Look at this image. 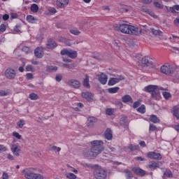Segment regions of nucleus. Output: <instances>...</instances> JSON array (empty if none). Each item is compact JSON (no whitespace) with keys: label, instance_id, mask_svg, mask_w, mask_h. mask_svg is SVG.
I'll use <instances>...</instances> for the list:
<instances>
[{"label":"nucleus","instance_id":"nucleus-13","mask_svg":"<svg viewBox=\"0 0 179 179\" xmlns=\"http://www.w3.org/2000/svg\"><path fill=\"white\" fill-rule=\"evenodd\" d=\"M67 84L69 85V86H71L74 89H79V87H80V82H79L78 80H69Z\"/></svg>","mask_w":179,"mask_h":179},{"label":"nucleus","instance_id":"nucleus-48","mask_svg":"<svg viewBox=\"0 0 179 179\" xmlns=\"http://www.w3.org/2000/svg\"><path fill=\"white\" fill-rule=\"evenodd\" d=\"M22 51L24 52H25V54H29V53L31 52L30 48H29L27 46H24V48H22Z\"/></svg>","mask_w":179,"mask_h":179},{"label":"nucleus","instance_id":"nucleus-50","mask_svg":"<svg viewBox=\"0 0 179 179\" xmlns=\"http://www.w3.org/2000/svg\"><path fill=\"white\" fill-rule=\"evenodd\" d=\"M62 67L67 68L68 69H73V66L69 64H63Z\"/></svg>","mask_w":179,"mask_h":179},{"label":"nucleus","instance_id":"nucleus-44","mask_svg":"<svg viewBox=\"0 0 179 179\" xmlns=\"http://www.w3.org/2000/svg\"><path fill=\"white\" fill-rule=\"evenodd\" d=\"M166 10H168V12H171V13H176V10L174 8V6L173 7H169L167 6H165Z\"/></svg>","mask_w":179,"mask_h":179},{"label":"nucleus","instance_id":"nucleus-30","mask_svg":"<svg viewBox=\"0 0 179 179\" xmlns=\"http://www.w3.org/2000/svg\"><path fill=\"white\" fill-rule=\"evenodd\" d=\"M46 69L48 72H57V71H58V67L54 66H48Z\"/></svg>","mask_w":179,"mask_h":179},{"label":"nucleus","instance_id":"nucleus-45","mask_svg":"<svg viewBox=\"0 0 179 179\" xmlns=\"http://www.w3.org/2000/svg\"><path fill=\"white\" fill-rule=\"evenodd\" d=\"M62 41H64V44H66L67 46H71V41L69 39L62 38Z\"/></svg>","mask_w":179,"mask_h":179},{"label":"nucleus","instance_id":"nucleus-40","mask_svg":"<svg viewBox=\"0 0 179 179\" xmlns=\"http://www.w3.org/2000/svg\"><path fill=\"white\" fill-rule=\"evenodd\" d=\"M25 122L24 120H20L17 122V125L18 127L20 128H23V127L24 126Z\"/></svg>","mask_w":179,"mask_h":179},{"label":"nucleus","instance_id":"nucleus-17","mask_svg":"<svg viewBox=\"0 0 179 179\" xmlns=\"http://www.w3.org/2000/svg\"><path fill=\"white\" fill-rule=\"evenodd\" d=\"M98 79L101 85H106L107 83L108 77L107 76V75L101 73V74L98 75Z\"/></svg>","mask_w":179,"mask_h":179},{"label":"nucleus","instance_id":"nucleus-43","mask_svg":"<svg viewBox=\"0 0 179 179\" xmlns=\"http://www.w3.org/2000/svg\"><path fill=\"white\" fill-rule=\"evenodd\" d=\"M124 173L126 174V177H127V179L131 178L132 173H131L129 171V170H128V169L124 170Z\"/></svg>","mask_w":179,"mask_h":179},{"label":"nucleus","instance_id":"nucleus-2","mask_svg":"<svg viewBox=\"0 0 179 179\" xmlns=\"http://www.w3.org/2000/svg\"><path fill=\"white\" fill-rule=\"evenodd\" d=\"M34 168L26 169L22 171V173L27 179H44V176L34 173Z\"/></svg>","mask_w":179,"mask_h":179},{"label":"nucleus","instance_id":"nucleus-35","mask_svg":"<svg viewBox=\"0 0 179 179\" xmlns=\"http://www.w3.org/2000/svg\"><path fill=\"white\" fill-rule=\"evenodd\" d=\"M64 176L66 178H69V179H76V175H75L74 173H65Z\"/></svg>","mask_w":179,"mask_h":179},{"label":"nucleus","instance_id":"nucleus-58","mask_svg":"<svg viewBox=\"0 0 179 179\" xmlns=\"http://www.w3.org/2000/svg\"><path fill=\"white\" fill-rule=\"evenodd\" d=\"M33 78V74L28 73H27V79H28V80H30Z\"/></svg>","mask_w":179,"mask_h":179},{"label":"nucleus","instance_id":"nucleus-6","mask_svg":"<svg viewBox=\"0 0 179 179\" xmlns=\"http://www.w3.org/2000/svg\"><path fill=\"white\" fill-rule=\"evenodd\" d=\"M61 55H67V57H69V58H76L78 57V53L76 51L71 50H67V49H64L61 50L60 52Z\"/></svg>","mask_w":179,"mask_h":179},{"label":"nucleus","instance_id":"nucleus-57","mask_svg":"<svg viewBox=\"0 0 179 179\" xmlns=\"http://www.w3.org/2000/svg\"><path fill=\"white\" fill-rule=\"evenodd\" d=\"M140 106H141V102H139V101H136L133 104L134 108H138V107Z\"/></svg>","mask_w":179,"mask_h":179},{"label":"nucleus","instance_id":"nucleus-60","mask_svg":"<svg viewBox=\"0 0 179 179\" xmlns=\"http://www.w3.org/2000/svg\"><path fill=\"white\" fill-rule=\"evenodd\" d=\"M0 152H6V147L4 145H0Z\"/></svg>","mask_w":179,"mask_h":179},{"label":"nucleus","instance_id":"nucleus-7","mask_svg":"<svg viewBox=\"0 0 179 179\" xmlns=\"http://www.w3.org/2000/svg\"><path fill=\"white\" fill-rule=\"evenodd\" d=\"M125 77L123 76H117L115 78H110L108 80V86H114V85H116V83H120L121 80H124Z\"/></svg>","mask_w":179,"mask_h":179},{"label":"nucleus","instance_id":"nucleus-36","mask_svg":"<svg viewBox=\"0 0 179 179\" xmlns=\"http://www.w3.org/2000/svg\"><path fill=\"white\" fill-rule=\"evenodd\" d=\"M137 111L141 113V114H145V113H146V108L145 107V105H141V107L137 109Z\"/></svg>","mask_w":179,"mask_h":179},{"label":"nucleus","instance_id":"nucleus-38","mask_svg":"<svg viewBox=\"0 0 179 179\" xmlns=\"http://www.w3.org/2000/svg\"><path fill=\"white\" fill-rule=\"evenodd\" d=\"M31 10L35 13L38 12V6H37V4H32L31 6Z\"/></svg>","mask_w":179,"mask_h":179},{"label":"nucleus","instance_id":"nucleus-22","mask_svg":"<svg viewBox=\"0 0 179 179\" xmlns=\"http://www.w3.org/2000/svg\"><path fill=\"white\" fill-rule=\"evenodd\" d=\"M97 122V119L94 117H88L87 127L88 128H93L94 127V123Z\"/></svg>","mask_w":179,"mask_h":179},{"label":"nucleus","instance_id":"nucleus-14","mask_svg":"<svg viewBox=\"0 0 179 179\" xmlns=\"http://www.w3.org/2000/svg\"><path fill=\"white\" fill-rule=\"evenodd\" d=\"M35 57L36 58H43L44 55V48L38 47L34 50Z\"/></svg>","mask_w":179,"mask_h":179},{"label":"nucleus","instance_id":"nucleus-59","mask_svg":"<svg viewBox=\"0 0 179 179\" xmlns=\"http://www.w3.org/2000/svg\"><path fill=\"white\" fill-rule=\"evenodd\" d=\"M14 31H15L17 33H20V26H15V27L14 28Z\"/></svg>","mask_w":179,"mask_h":179},{"label":"nucleus","instance_id":"nucleus-12","mask_svg":"<svg viewBox=\"0 0 179 179\" xmlns=\"http://www.w3.org/2000/svg\"><path fill=\"white\" fill-rule=\"evenodd\" d=\"M11 152L14 156H20V147L19 144H13L10 148Z\"/></svg>","mask_w":179,"mask_h":179},{"label":"nucleus","instance_id":"nucleus-9","mask_svg":"<svg viewBox=\"0 0 179 179\" xmlns=\"http://www.w3.org/2000/svg\"><path fill=\"white\" fill-rule=\"evenodd\" d=\"M162 73H164L165 75H171L173 73V67L170 66L169 64H165L161 67Z\"/></svg>","mask_w":179,"mask_h":179},{"label":"nucleus","instance_id":"nucleus-33","mask_svg":"<svg viewBox=\"0 0 179 179\" xmlns=\"http://www.w3.org/2000/svg\"><path fill=\"white\" fill-rule=\"evenodd\" d=\"M70 33L73 34V36H79V34H80V31L79 29H78V28H73L70 30Z\"/></svg>","mask_w":179,"mask_h":179},{"label":"nucleus","instance_id":"nucleus-4","mask_svg":"<svg viewBox=\"0 0 179 179\" xmlns=\"http://www.w3.org/2000/svg\"><path fill=\"white\" fill-rule=\"evenodd\" d=\"M94 177L96 179L107 178V171L102 168H98L94 171Z\"/></svg>","mask_w":179,"mask_h":179},{"label":"nucleus","instance_id":"nucleus-63","mask_svg":"<svg viewBox=\"0 0 179 179\" xmlns=\"http://www.w3.org/2000/svg\"><path fill=\"white\" fill-rule=\"evenodd\" d=\"M2 179H9V176H8V173H3Z\"/></svg>","mask_w":179,"mask_h":179},{"label":"nucleus","instance_id":"nucleus-28","mask_svg":"<svg viewBox=\"0 0 179 179\" xmlns=\"http://www.w3.org/2000/svg\"><path fill=\"white\" fill-rule=\"evenodd\" d=\"M150 121L151 122H153L154 124H157V123L160 122V120H159L158 117L156 116V115H152L150 117Z\"/></svg>","mask_w":179,"mask_h":179},{"label":"nucleus","instance_id":"nucleus-26","mask_svg":"<svg viewBox=\"0 0 179 179\" xmlns=\"http://www.w3.org/2000/svg\"><path fill=\"white\" fill-rule=\"evenodd\" d=\"M173 116L177 118V120H179V106H175L173 108Z\"/></svg>","mask_w":179,"mask_h":179},{"label":"nucleus","instance_id":"nucleus-64","mask_svg":"<svg viewBox=\"0 0 179 179\" xmlns=\"http://www.w3.org/2000/svg\"><path fill=\"white\" fill-rule=\"evenodd\" d=\"M174 24H176V26H179V18H176L174 20Z\"/></svg>","mask_w":179,"mask_h":179},{"label":"nucleus","instance_id":"nucleus-16","mask_svg":"<svg viewBox=\"0 0 179 179\" xmlns=\"http://www.w3.org/2000/svg\"><path fill=\"white\" fill-rule=\"evenodd\" d=\"M69 3V0H57L56 5L58 8H66Z\"/></svg>","mask_w":179,"mask_h":179},{"label":"nucleus","instance_id":"nucleus-56","mask_svg":"<svg viewBox=\"0 0 179 179\" xmlns=\"http://www.w3.org/2000/svg\"><path fill=\"white\" fill-rule=\"evenodd\" d=\"M106 113L107 115H113V109L107 108L106 110Z\"/></svg>","mask_w":179,"mask_h":179},{"label":"nucleus","instance_id":"nucleus-25","mask_svg":"<svg viewBox=\"0 0 179 179\" xmlns=\"http://www.w3.org/2000/svg\"><path fill=\"white\" fill-rule=\"evenodd\" d=\"M122 101L123 103H134V101L132 100V97L129 95H124L122 98Z\"/></svg>","mask_w":179,"mask_h":179},{"label":"nucleus","instance_id":"nucleus-32","mask_svg":"<svg viewBox=\"0 0 179 179\" xmlns=\"http://www.w3.org/2000/svg\"><path fill=\"white\" fill-rule=\"evenodd\" d=\"M118 90H120L119 87H110L108 90V92L111 94L114 93H118Z\"/></svg>","mask_w":179,"mask_h":179},{"label":"nucleus","instance_id":"nucleus-21","mask_svg":"<svg viewBox=\"0 0 179 179\" xmlns=\"http://www.w3.org/2000/svg\"><path fill=\"white\" fill-rule=\"evenodd\" d=\"M81 96L82 97H83V99H85V100H87V101H92V97H93V94H92V93L89 92H82Z\"/></svg>","mask_w":179,"mask_h":179},{"label":"nucleus","instance_id":"nucleus-46","mask_svg":"<svg viewBox=\"0 0 179 179\" xmlns=\"http://www.w3.org/2000/svg\"><path fill=\"white\" fill-rule=\"evenodd\" d=\"M13 136H14V138H16L17 139H22V135L16 131L13 132Z\"/></svg>","mask_w":179,"mask_h":179},{"label":"nucleus","instance_id":"nucleus-37","mask_svg":"<svg viewBox=\"0 0 179 179\" xmlns=\"http://www.w3.org/2000/svg\"><path fill=\"white\" fill-rule=\"evenodd\" d=\"M29 99L31 100H38L39 97L36 93H31L29 94Z\"/></svg>","mask_w":179,"mask_h":179},{"label":"nucleus","instance_id":"nucleus-3","mask_svg":"<svg viewBox=\"0 0 179 179\" xmlns=\"http://www.w3.org/2000/svg\"><path fill=\"white\" fill-rule=\"evenodd\" d=\"M92 150L100 155L101 152L104 150V143L102 141L95 140L91 142Z\"/></svg>","mask_w":179,"mask_h":179},{"label":"nucleus","instance_id":"nucleus-18","mask_svg":"<svg viewBox=\"0 0 179 179\" xmlns=\"http://www.w3.org/2000/svg\"><path fill=\"white\" fill-rule=\"evenodd\" d=\"M158 89L159 87L157 85H148L144 88V92H146L147 93H153Z\"/></svg>","mask_w":179,"mask_h":179},{"label":"nucleus","instance_id":"nucleus-54","mask_svg":"<svg viewBox=\"0 0 179 179\" xmlns=\"http://www.w3.org/2000/svg\"><path fill=\"white\" fill-rule=\"evenodd\" d=\"M171 51H172V52H174L175 54H179V48H178L173 47V48H171Z\"/></svg>","mask_w":179,"mask_h":179},{"label":"nucleus","instance_id":"nucleus-27","mask_svg":"<svg viewBox=\"0 0 179 179\" xmlns=\"http://www.w3.org/2000/svg\"><path fill=\"white\" fill-rule=\"evenodd\" d=\"M151 31L154 36H162V31L159 29V27H155V28H151Z\"/></svg>","mask_w":179,"mask_h":179},{"label":"nucleus","instance_id":"nucleus-41","mask_svg":"<svg viewBox=\"0 0 179 179\" xmlns=\"http://www.w3.org/2000/svg\"><path fill=\"white\" fill-rule=\"evenodd\" d=\"M162 95L164 97V99H166V100H169V99H170V97H171V94L167 92H164L162 93Z\"/></svg>","mask_w":179,"mask_h":179},{"label":"nucleus","instance_id":"nucleus-1","mask_svg":"<svg viewBox=\"0 0 179 179\" xmlns=\"http://www.w3.org/2000/svg\"><path fill=\"white\" fill-rule=\"evenodd\" d=\"M119 30L123 34H132L134 36H138V34H141L142 32L141 28L128 24H121L119 26Z\"/></svg>","mask_w":179,"mask_h":179},{"label":"nucleus","instance_id":"nucleus-29","mask_svg":"<svg viewBox=\"0 0 179 179\" xmlns=\"http://www.w3.org/2000/svg\"><path fill=\"white\" fill-rule=\"evenodd\" d=\"M27 20L29 22V23H36L37 19L33 15H27Z\"/></svg>","mask_w":179,"mask_h":179},{"label":"nucleus","instance_id":"nucleus-62","mask_svg":"<svg viewBox=\"0 0 179 179\" xmlns=\"http://www.w3.org/2000/svg\"><path fill=\"white\" fill-rule=\"evenodd\" d=\"M1 17H3V20H8L9 19V15L5 14Z\"/></svg>","mask_w":179,"mask_h":179},{"label":"nucleus","instance_id":"nucleus-51","mask_svg":"<svg viewBox=\"0 0 179 179\" xmlns=\"http://www.w3.org/2000/svg\"><path fill=\"white\" fill-rule=\"evenodd\" d=\"M9 92L5 90H0V97H3V96H8Z\"/></svg>","mask_w":179,"mask_h":179},{"label":"nucleus","instance_id":"nucleus-52","mask_svg":"<svg viewBox=\"0 0 179 179\" xmlns=\"http://www.w3.org/2000/svg\"><path fill=\"white\" fill-rule=\"evenodd\" d=\"M128 148H129L130 150L134 151V150H136V149H138V146L134 145L131 144V145H129L128 146Z\"/></svg>","mask_w":179,"mask_h":179},{"label":"nucleus","instance_id":"nucleus-20","mask_svg":"<svg viewBox=\"0 0 179 179\" xmlns=\"http://www.w3.org/2000/svg\"><path fill=\"white\" fill-rule=\"evenodd\" d=\"M162 162H150V164H148L149 169H152V170H156V169H159L160 166H162Z\"/></svg>","mask_w":179,"mask_h":179},{"label":"nucleus","instance_id":"nucleus-8","mask_svg":"<svg viewBox=\"0 0 179 179\" xmlns=\"http://www.w3.org/2000/svg\"><path fill=\"white\" fill-rule=\"evenodd\" d=\"M4 75L6 79H10V80H13V79H15V78H16V71L8 68L6 70Z\"/></svg>","mask_w":179,"mask_h":179},{"label":"nucleus","instance_id":"nucleus-10","mask_svg":"<svg viewBox=\"0 0 179 179\" xmlns=\"http://www.w3.org/2000/svg\"><path fill=\"white\" fill-rule=\"evenodd\" d=\"M147 156L149 157V159H152L153 160H162L163 158L162 154L155 152H148Z\"/></svg>","mask_w":179,"mask_h":179},{"label":"nucleus","instance_id":"nucleus-53","mask_svg":"<svg viewBox=\"0 0 179 179\" xmlns=\"http://www.w3.org/2000/svg\"><path fill=\"white\" fill-rule=\"evenodd\" d=\"M55 80L56 82H61L62 80V76L61 74L56 75Z\"/></svg>","mask_w":179,"mask_h":179},{"label":"nucleus","instance_id":"nucleus-11","mask_svg":"<svg viewBox=\"0 0 179 179\" xmlns=\"http://www.w3.org/2000/svg\"><path fill=\"white\" fill-rule=\"evenodd\" d=\"M160 90H164V88L159 87L154 91V92L151 93V96L152 99H154V100L159 101L160 99H162V96L160 95Z\"/></svg>","mask_w":179,"mask_h":179},{"label":"nucleus","instance_id":"nucleus-42","mask_svg":"<svg viewBox=\"0 0 179 179\" xmlns=\"http://www.w3.org/2000/svg\"><path fill=\"white\" fill-rule=\"evenodd\" d=\"M154 6L155 8H158L159 9H163L164 6L158 1H154Z\"/></svg>","mask_w":179,"mask_h":179},{"label":"nucleus","instance_id":"nucleus-15","mask_svg":"<svg viewBox=\"0 0 179 179\" xmlns=\"http://www.w3.org/2000/svg\"><path fill=\"white\" fill-rule=\"evenodd\" d=\"M141 64L143 66H152L153 62L149 57H145L141 59Z\"/></svg>","mask_w":179,"mask_h":179},{"label":"nucleus","instance_id":"nucleus-19","mask_svg":"<svg viewBox=\"0 0 179 179\" xmlns=\"http://www.w3.org/2000/svg\"><path fill=\"white\" fill-rule=\"evenodd\" d=\"M46 46L49 50H52L54 48H56L57 45V43H55V41H54V39L50 38L48 40Z\"/></svg>","mask_w":179,"mask_h":179},{"label":"nucleus","instance_id":"nucleus-23","mask_svg":"<svg viewBox=\"0 0 179 179\" xmlns=\"http://www.w3.org/2000/svg\"><path fill=\"white\" fill-rule=\"evenodd\" d=\"M132 170H133L134 173L135 174H136V176H145V174H146L145 171H143V169H141V168L134 167V168H133Z\"/></svg>","mask_w":179,"mask_h":179},{"label":"nucleus","instance_id":"nucleus-31","mask_svg":"<svg viewBox=\"0 0 179 179\" xmlns=\"http://www.w3.org/2000/svg\"><path fill=\"white\" fill-rule=\"evenodd\" d=\"M83 85L85 86V87H90V84H89V76L87 75L85 76Z\"/></svg>","mask_w":179,"mask_h":179},{"label":"nucleus","instance_id":"nucleus-34","mask_svg":"<svg viewBox=\"0 0 179 179\" xmlns=\"http://www.w3.org/2000/svg\"><path fill=\"white\" fill-rule=\"evenodd\" d=\"M120 125H122V127H124V128H127L128 127V121H127V119L122 118L120 120Z\"/></svg>","mask_w":179,"mask_h":179},{"label":"nucleus","instance_id":"nucleus-47","mask_svg":"<svg viewBox=\"0 0 179 179\" xmlns=\"http://www.w3.org/2000/svg\"><path fill=\"white\" fill-rule=\"evenodd\" d=\"M6 25H5L4 24H1L0 25V34L6 31Z\"/></svg>","mask_w":179,"mask_h":179},{"label":"nucleus","instance_id":"nucleus-5","mask_svg":"<svg viewBox=\"0 0 179 179\" xmlns=\"http://www.w3.org/2000/svg\"><path fill=\"white\" fill-rule=\"evenodd\" d=\"M99 154L93 150V148H87L84 150V156L87 159H94V157H97Z\"/></svg>","mask_w":179,"mask_h":179},{"label":"nucleus","instance_id":"nucleus-24","mask_svg":"<svg viewBox=\"0 0 179 179\" xmlns=\"http://www.w3.org/2000/svg\"><path fill=\"white\" fill-rule=\"evenodd\" d=\"M105 138L106 139H108V141H111L113 139V131H111V129H106L105 131Z\"/></svg>","mask_w":179,"mask_h":179},{"label":"nucleus","instance_id":"nucleus-55","mask_svg":"<svg viewBox=\"0 0 179 179\" xmlns=\"http://www.w3.org/2000/svg\"><path fill=\"white\" fill-rule=\"evenodd\" d=\"M157 129V127H156V125L155 124H150V129L149 130L153 132V131H156Z\"/></svg>","mask_w":179,"mask_h":179},{"label":"nucleus","instance_id":"nucleus-61","mask_svg":"<svg viewBox=\"0 0 179 179\" xmlns=\"http://www.w3.org/2000/svg\"><path fill=\"white\" fill-rule=\"evenodd\" d=\"M7 159H8V160H15V157L10 154L7 155Z\"/></svg>","mask_w":179,"mask_h":179},{"label":"nucleus","instance_id":"nucleus-49","mask_svg":"<svg viewBox=\"0 0 179 179\" xmlns=\"http://www.w3.org/2000/svg\"><path fill=\"white\" fill-rule=\"evenodd\" d=\"M26 71L27 72H34V68H33V66L31 65H27L26 66Z\"/></svg>","mask_w":179,"mask_h":179},{"label":"nucleus","instance_id":"nucleus-39","mask_svg":"<svg viewBox=\"0 0 179 179\" xmlns=\"http://www.w3.org/2000/svg\"><path fill=\"white\" fill-rule=\"evenodd\" d=\"M164 176L165 177H168L169 178H171V177H173V173H171V171L170 170H166L164 173Z\"/></svg>","mask_w":179,"mask_h":179}]
</instances>
